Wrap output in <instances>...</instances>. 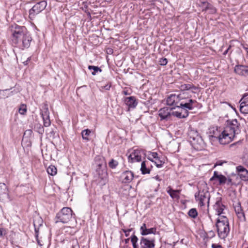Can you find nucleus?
Returning a JSON list of instances; mask_svg holds the SVG:
<instances>
[{
	"mask_svg": "<svg viewBox=\"0 0 248 248\" xmlns=\"http://www.w3.org/2000/svg\"><path fill=\"white\" fill-rule=\"evenodd\" d=\"M19 113L22 115H24L27 111V107L26 105L22 104L18 109Z\"/></svg>",
	"mask_w": 248,
	"mask_h": 248,
	"instance_id": "nucleus-37",
	"label": "nucleus"
},
{
	"mask_svg": "<svg viewBox=\"0 0 248 248\" xmlns=\"http://www.w3.org/2000/svg\"><path fill=\"white\" fill-rule=\"evenodd\" d=\"M210 233H211V234H212V236H214L215 234H214V232H213L211 231L210 232Z\"/></svg>",
	"mask_w": 248,
	"mask_h": 248,
	"instance_id": "nucleus-62",
	"label": "nucleus"
},
{
	"mask_svg": "<svg viewBox=\"0 0 248 248\" xmlns=\"http://www.w3.org/2000/svg\"><path fill=\"white\" fill-rule=\"evenodd\" d=\"M147 228H146V224L145 223L143 224L140 227L141 232H143L146 230Z\"/></svg>",
	"mask_w": 248,
	"mask_h": 248,
	"instance_id": "nucleus-50",
	"label": "nucleus"
},
{
	"mask_svg": "<svg viewBox=\"0 0 248 248\" xmlns=\"http://www.w3.org/2000/svg\"><path fill=\"white\" fill-rule=\"evenodd\" d=\"M125 104L129 108H135L137 106L138 102L134 96L127 97L124 98Z\"/></svg>",
	"mask_w": 248,
	"mask_h": 248,
	"instance_id": "nucleus-21",
	"label": "nucleus"
},
{
	"mask_svg": "<svg viewBox=\"0 0 248 248\" xmlns=\"http://www.w3.org/2000/svg\"><path fill=\"white\" fill-rule=\"evenodd\" d=\"M155 178L158 181H160V179H159V177L158 175H156V176H155Z\"/></svg>",
	"mask_w": 248,
	"mask_h": 248,
	"instance_id": "nucleus-58",
	"label": "nucleus"
},
{
	"mask_svg": "<svg viewBox=\"0 0 248 248\" xmlns=\"http://www.w3.org/2000/svg\"><path fill=\"white\" fill-rule=\"evenodd\" d=\"M234 208L236 214L243 211L240 202H237Z\"/></svg>",
	"mask_w": 248,
	"mask_h": 248,
	"instance_id": "nucleus-38",
	"label": "nucleus"
},
{
	"mask_svg": "<svg viewBox=\"0 0 248 248\" xmlns=\"http://www.w3.org/2000/svg\"><path fill=\"white\" fill-rule=\"evenodd\" d=\"M10 31L13 45L22 49L30 46L32 38L25 26L12 25L10 27Z\"/></svg>",
	"mask_w": 248,
	"mask_h": 248,
	"instance_id": "nucleus-1",
	"label": "nucleus"
},
{
	"mask_svg": "<svg viewBox=\"0 0 248 248\" xmlns=\"http://www.w3.org/2000/svg\"><path fill=\"white\" fill-rule=\"evenodd\" d=\"M243 46V47L247 51V53H248V47H246L244 45H242Z\"/></svg>",
	"mask_w": 248,
	"mask_h": 248,
	"instance_id": "nucleus-57",
	"label": "nucleus"
},
{
	"mask_svg": "<svg viewBox=\"0 0 248 248\" xmlns=\"http://www.w3.org/2000/svg\"><path fill=\"white\" fill-rule=\"evenodd\" d=\"M111 86V85L110 83H109V84H107L104 86H102L101 88L102 89H104L106 90H109L110 89Z\"/></svg>",
	"mask_w": 248,
	"mask_h": 248,
	"instance_id": "nucleus-48",
	"label": "nucleus"
},
{
	"mask_svg": "<svg viewBox=\"0 0 248 248\" xmlns=\"http://www.w3.org/2000/svg\"><path fill=\"white\" fill-rule=\"evenodd\" d=\"M42 224H40L38 226L36 224L35 221H34V226L35 232V237L37 241V243L40 246H42L43 244L41 243V241L38 239V232H39V226H41Z\"/></svg>",
	"mask_w": 248,
	"mask_h": 248,
	"instance_id": "nucleus-29",
	"label": "nucleus"
},
{
	"mask_svg": "<svg viewBox=\"0 0 248 248\" xmlns=\"http://www.w3.org/2000/svg\"><path fill=\"white\" fill-rule=\"evenodd\" d=\"M57 168L53 165H51L47 169V173L52 175L54 176L57 173Z\"/></svg>",
	"mask_w": 248,
	"mask_h": 248,
	"instance_id": "nucleus-31",
	"label": "nucleus"
},
{
	"mask_svg": "<svg viewBox=\"0 0 248 248\" xmlns=\"http://www.w3.org/2000/svg\"><path fill=\"white\" fill-rule=\"evenodd\" d=\"M175 109V108H170L164 107L159 109L158 111V115L161 118V120L169 121L171 120V111Z\"/></svg>",
	"mask_w": 248,
	"mask_h": 248,
	"instance_id": "nucleus-11",
	"label": "nucleus"
},
{
	"mask_svg": "<svg viewBox=\"0 0 248 248\" xmlns=\"http://www.w3.org/2000/svg\"><path fill=\"white\" fill-rule=\"evenodd\" d=\"M195 197L201 206H204L206 202L209 205L210 194L207 190H199L195 194Z\"/></svg>",
	"mask_w": 248,
	"mask_h": 248,
	"instance_id": "nucleus-9",
	"label": "nucleus"
},
{
	"mask_svg": "<svg viewBox=\"0 0 248 248\" xmlns=\"http://www.w3.org/2000/svg\"><path fill=\"white\" fill-rule=\"evenodd\" d=\"M229 49V48H228L226 51H224V52L223 53L224 55H226L228 53Z\"/></svg>",
	"mask_w": 248,
	"mask_h": 248,
	"instance_id": "nucleus-60",
	"label": "nucleus"
},
{
	"mask_svg": "<svg viewBox=\"0 0 248 248\" xmlns=\"http://www.w3.org/2000/svg\"><path fill=\"white\" fill-rule=\"evenodd\" d=\"M106 168V167H99V166H96V172L99 177L102 178L106 174L107 171Z\"/></svg>",
	"mask_w": 248,
	"mask_h": 248,
	"instance_id": "nucleus-26",
	"label": "nucleus"
},
{
	"mask_svg": "<svg viewBox=\"0 0 248 248\" xmlns=\"http://www.w3.org/2000/svg\"><path fill=\"white\" fill-rule=\"evenodd\" d=\"M151 155H152V156L153 157V158L156 159L157 158H158V154L156 152H153V153H151Z\"/></svg>",
	"mask_w": 248,
	"mask_h": 248,
	"instance_id": "nucleus-49",
	"label": "nucleus"
},
{
	"mask_svg": "<svg viewBox=\"0 0 248 248\" xmlns=\"http://www.w3.org/2000/svg\"><path fill=\"white\" fill-rule=\"evenodd\" d=\"M148 159L149 160H150V161H152V162H155V161L153 160V159H152L150 156L148 157Z\"/></svg>",
	"mask_w": 248,
	"mask_h": 248,
	"instance_id": "nucleus-59",
	"label": "nucleus"
},
{
	"mask_svg": "<svg viewBox=\"0 0 248 248\" xmlns=\"http://www.w3.org/2000/svg\"><path fill=\"white\" fill-rule=\"evenodd\" d=\"M4 230L2 228H0V236H2L3 234Z\"/></svg>",
	"mask_w": 248,
	"mask_h": 248,
	"instance_id": "nucleus-56",
	"label": "nucleus"
},
{
	"mask_svg": "<svg viewBox=\"0 0 248 248\" xmlns=\"http://www.w3.org/2000/svg\"><path fill=\"white\" fill-rule=\"evenodd\" d=\"M179 94L176 95L175 94H171L169 96L166 100V103L169 106L175 105V108L178 103Z\"/></svg>",
	"mask_w": 248,
	"mask_h": 248,
	"instance_id": "nucleus-18",
	"label": "nucleus"
},
{
	"mask_svg": "<svg viewBox=\"0 0 248 248\" xmlns=\"http://www.w3.org/2000/svg\"><path fill=\"white\" fill-rule=\"evenodd\" d=\"M159 64L161 65H166L168 62L167 59L166 58H161L160 59Z\"/></svg>",
	"mask_w": 248,
	"mask_h": 248,
	"instance_id": "nucleus-43",
	"label": "nucleus"
},
{
	"mask_svg": "<svg viewBox=\"0 0 248 248\" xmlns=\"http://www.w3.org/2000/svg\"><path fill=\"white\" fill-rule=\"evenodd\" d=\"M47 5V2L45 0L37 2L30 10L29 18L33 20L35 16L43 11Z\"/></svg>",
	"mask_w": 248,
	"mask_h": 248,
	"instance_id": "nucleus-8",
	"label": "nucleus"
},
{
	"mask_svg": "<svg viewBox=\"0 0 248 248\" xmlns=\"http://www.w3.org/2000/svg\"><path fill=\"white\" fill-rule=\"evenodd\" d=\"M41 114L42 118H46L49 116V112L48 110L47 105L46 104H45L43 107Z\"/></svg>",
	"mask_w": 248,
	"mask_h": 248,
	"instance_id": "nucleus-28",
	"label": "nucleus"
},
{
	"mask_svg": "<svg viewBox=\"0 0 248 248\" xmlns=\"http://www.w3.org/2000/svg\"><path fill=\"white\" fill-rule=\"evenodd\" d=\"M156 232V228H151L150 229H147L143 232H141V234L142 235H146L147 234L153 233L155 234Z\"/></svg>",
	"mask_w": 248,
	"mask_h": 248,
	"instance_id": "nucleus-32",
	"label": "nucleus"
},
{
	"mask_svg": "<svg viewBox=\"0 0 248 248\" xmlns=\"http://www.w3.org/2000/svg\"><path fill=\"white\" fill-rule=\"evenodd\" d=\"M44 122V125L45 127H48L50 125L51 122L49 118V116L46 118H42Z\"/></svg>",
	"mask_w": 248,
	"mask_h": 248,
	"instance_id": "nucleus-39",
	"label": "nucleus"
},
{
	"mask_svg": "<svg viewBox=\"0 0 248 248\" xmlns=\"http://www.w3.org/2000/svg\"><path fill=\"white\" fill-rule=\"evenodd\" d=\"M30 60H31V58H30V57H29V58H28V59H27L26 61H25V62H23V63H24L25 65H27V64H28V62H29V61H30Z\"/></svg>",
	"mask_w": 248,
	"mask_h": 248,
	"instance_id": "nucleus-55",
	"label": "nucleus"
},
{
	"mask_svg": "<svg viewBox=\"0 0 248 248\" xmlns=\"http://www.w3.org/2000/svg\"><path fill=\"white\" fill-rule=\"evenodd\" d=\"M238 175L241 180L243 181L248 180V170L242 166H238L236 167Z\"/></svg>",
	"mask_w": 248,
	"mask_h": 248,
	"instance_id": "nucleus-17",
	"label": "nucleus"
},
{
	"mask_svg": "<svg viewBox=\"0 0 248 248\" xmlns=\"http://www.w3.org/2000/svg\"><path fill=\"white\" fill-rule=\"evenodd\" d=\"M122 182L123 183H129L133 179L134 174L129 170H126L121 174Z\"/></svg>",
	"mask_w": 248,
	"mask_h": 248,
	"instance_id": "nucleus-16",
	"label": "nucleus"
},
{
	"mask_svg": "<svg viewBox=\"0 0 248 248\" xmlns=\"http://www.w3.org/2000/svg\"><path fill=\"white\" fill-rule=\"evenodd\" d=\"M238 218L239 219L240 221H244L246 220V217L245 216V214L244 211L239 213L236 214Z\"/></svg>",
	"mask_w": 248,
	"mask_h": 248,
	"instance_id": "nucleus-41",
	"label": "nucleus"
},
{
	"mask_svg": "<svg viewBox=\"0 0 248 248\" xmlns=\"http://www.w3.org/2000/svg\"><path fill=\"white\" fill-rule=\"evenodd\" d=\"M132 229H129L128 230L122 229L123 232H124L126 237H127L129 234V232L132 231Z\"/></svg>",
	"mask_w": 248,
	"mask_h": 248,
	"instance_id": "nucleus-47",
	"label": "nucleus"
},
{
	"mask_svg": "<svg viewBox=\"0 0 248 248\" xmlns=\"http://www.w3.org/2000/svg\"><path fill=\"white\" fill-rule=\"evenodd\" d=\"M155 164L157 168H161L162 167L163 164L164 163V162L161 160L160 159L159 157H158V158L155 159Z\"/></svg>",
	"mask_w": 248,
	"mask_h": 248,
	"instance_id": "nucleus-40",
	"label": "nucleus"
},
{
	"mask_svg": "<svg viewBox=\"0 0 248 248\" xmlns=\"http://www.w3.org/2000/svg\"><path fill=\"white\" fill-rule=\"evenodd\" d=\"M9 199V191L7 186L4 183H0V201L6 202Z\"/></svg>",
	"mask_w": 248,
	"mask_h": 248,
	"instance_id": "nucleus-14",
	"label": "nucleus"
},
{
	"mask_svg": "<svg viewBox=\"0 0 248 248\" xmlns=\"http://www.w3.org/2000/svg\"><path fill=\"white\" fill-rule=\"evenodd\" d=\"M138 237L133 235L131 238V241L132 243L133 248H155V240L154 239L149 240L147 238L141 237L140 241V246L137 244Z\"/></svg>",
	"mask_w": 248,
	"mask_h": 248,
	"instance_id": "nucleus-5",
	"label": "nucleus"
},
{
	"mask_svg": "<svg viewBox=\"0 0 248 248\" xmlns=\"http://www.w3.org/2000/svg\"><path fill=\"white\" fill-rule=\"evenodd\" d=\"M188 216L193 218H195L198 216V212L195 208H192L188 212Z\"/></svg>",
	"mask_w": 248,
	"mask_h": 248,
	"instance_id": "nucleus-33",
	"label": "nucleus"
},
{
	"mask_svg": "<svg viewBox=\"0 0 248 248\" xmlns=\"http://www.w3.org/2000/svg\"><path fill=\"white\" fill-rule=\"evenodd\" d=\"M140 170L142 174H149L150 172V170L147 167V164L146 161H143L141 163Z\"/></svg>",
	"mask_w": 248,
	"mask_h": 248,
	"instance_id": "nucleus-27",
	"label": "nucleus"
},
{
	"mask_svg": "<svg viewBox=\"0 0 248 248\" xmlns=\"http://www.w3.org/2000/svg\"><path fill=\"white\" fill-rule=\"evenodd\" d=\"M73 218V211L70 208L64 207L56 217L55 222H62L67 223Z\"/></svg>",
	"mask_w": 248,
	"mask_h": 248,
	"instance_id": "nucleus-6",
	"label": "nucleus"
},
{
	"mask_svg": "<svg viewBox=\"0 0 248 248\" xmlns=\"http://www.w3.org/2000/svg\"><path fill=\"white\" fill-rule=\"evenodd\" d=\"M181 190V189L174 190L169 186L167 187V192L172 199L179 200L180 199L179 194Z\"/></svg>",
	"mask_w": 248,
	"mask_h": 248,
	"instance_id": "nucleus-19",
	"label": "nucleus"
},
{
	"mask_svg": "<svg viewBox=\"0 0 248 248\" xmlns=\"http://www.w3.org/2000/svg\"><path fill=\"white\" fill-rule=\"evenodd\" d=\"M212 248H222L221 246H220V245H217L214 244H212Z\"/></svg>",
	"mask_w": 248,
	"mask_h": 248,
	"instance_id": "nucleus-52",
	"label": "nucleus"
},
{
	"mask_svg": "<svg viewBox=\"0 0 248 248\" xmlns=\"http://www.w3.org/2000/svg\"><path fill=\"white\" fill-rule=\"evenodd\" d=\"M220 174L217 171H214L213 176L210 179L211 181L217 180V179L219 176Z\"/></svg>",
	"mask_w": 248,
	"mask_h": 248,
	"instance_id": "nucleus-44",
	"label": "nucleus"
},
{
	"mask_svg": "<svg viewBox=\"0 0 248 248\" xmlns=\"http://www.w3.org/2000/svg\"><path fill=\"white\" fill-rule=\"evenodd\" d=\"M246 101H248V93H245L242 98L240 100V102H245Z\"/></svg>",
	"mask_w": 248,
	"mask_h": 248,
	"instance_id": "nucleus-46",
	"label": "nucleus"
},
{
	"mask_svg": "<svg viewBox=\"0 0 248 248\" xmlns=\"http://www.w3.org/2000/svg\"><path fill=\"white\" fill-rule=\"evenodd\" d=\"M144 154V151L139 150H134L128 156L129 162H140L141 161V155Z\"/></svg>",
	"mask_w": 248,
	"mask_h": 248,
	"instance_id": "nucleus-15",
	"label": "nucleus"
},
{
	"mask_svg": "<svg viewBox=\"0 0 248 248\" xmlns=\"http://www.w3.org/2000/svg\"><path fill=\"white\" fill-rule=\"evenodd\" d=\"M129 240V238H127L126 239H125V242L126 243H127L128 242V241Z\"/></svg>",
	"mask_w": 248,
	"mask_h": 248,
	"instance_id": "nucleus-64",
	"label": "nucleus"
},
{
	"mask_svg": "<svg viewBox=\"0 0 248 248\" xmlns=\"http://www.w3.org/2000/svg\"><path fill=\"white\" fill-rule=\"evenodd\" d=\"M216 227L218 235L221 239H225L230 232L229 223L226 216L222 215L217 219Z\"/></svg>",
	"mask_w": 248,
	"mask_h": 248,
	"instance_id": "nucleus-4",
	"label": "nucleus"
},
{
	"mask_svg": "<svg viewBox=\"0 0 248 248\" xmlns=\"http://www.w3.org/2000/svg\"><path fill=\"white\" fill-rule=\"evenodd\" d=\"M198 5L202 9L203 11H207L211 14L216 13V8L206 0H199Z\"/></svg>",
	"mask_w": 248,
	"mask_h": 248,
	"instance_id": "nucleus-10",
	"label": "nucleus"
},
{
	"mask_svg": "<svg viewBox=\"0 0 248 248\" xmlns=\"http://www.w3.org/2000/svg\"><path fill=\"white\" fill-rule=\"evenodd\" d=\"M179 88L182 91L189 90L190 89L196 90L198 89L197 87L192 84H182L180 86Z\"/></svg>",
	"mask_w": 248,
	"mask_h": 248,
	"instance_id": "nucleus-25",
	"label": "nucleus"
},
{
	"mask_svg": "<svg viewBox=\"0 0 248 248\" xmlns=\"http://www.w3.org/2000/svg\"><path fill=\"white\" fill-rule=\"evenodd\" d=\"M72 248H80L77 239L73 240L72 241Z\"/></svg>",
	"mask_w": 248,
	"mask_h": 248,
	"instance_id": "nucleus-42",
	"label": "nucleus"
},
{
	"mask_svg": "<svg viewBox=\"0 0 248 248\" xmlns=\"http://www.w3.org/2000/svg\"><path fill=\"white\" fill-rule=\"evenodd\" d=\"M91 133V130L88 129L83 130L81 132V135L83 139L86 141H89V139L88 137L90 135Z\"/></svg>",
	"mask_w": 248,
	"mask_h": 248,
	"instance_id": "nucleus-30",
	"label": "nucleus"
},
{
	"mask_svg": "<svg viewBox=\"0 0 248 248\" xmlns=\"http://www.w3.org/2000/svg\"><path fill=\"white\" fill-rule=\"evenodd\" d=\"M227 163L226 161H222V160H217L215 165V166H222L224 163Z\"/></svg>",
	"mask_w": 248,
	"mask_h": 248,
	"instance_id": "nucleus-45",
	"label": "nucleus"
},
{
	"mask_svg": "<svg viewBox=\"0 0 248 248\" xmlns=\"http://www.w3.org/2000/svg\"><path fill=\"white\" fill-rule=\"evenodd\" d=\"M227 183L228 185H232V179L229 178L228 179H227Z\"/></svg>",
	"mask_w": 248,
	"mask_h": 248,
	"instance_id": "nucleus-51",
	"label": "nucleus"
},
{
	"mask_svg": "<svg viewBox=\"0 0 248 248\" xmlns=\"http://www.w3.org/2000/svg\"><path fill=\"white\" fill-rule=\"evenodd\" d=\"M118 165V162L114 159H111L108 162V166L112 169H115Z\"/></svg>",
	"mask_w": 248,
	"mask_h": 248,
	"instance_id": "nucleus-35",
	"label": "nucleus"
},
{
	"mask_svg": "<svg viewBox=\"0 0 248 248\" xmlns=\"http://www.w3.org/2000/svg\"><path fill=\"white\" fill-rule=\"evenodd\" d=\"M171 116L172 115L175 116L179 118H184L188 116L189 112L188 111L182 110L179 111H174L173 109L171 111Z\"/></svg>",
	"mask_w": 248,
	"mask_h": 248,
	"instance_id": "nucleus-22",
	"label": "nucleus"
},
{
	"mask_svg": "<svg viewBox=\"0 0 248 248\" xmlns=\"http://www.w3.org/2000/svg\"><path fill=\"white\" fill-rule=\"evenodd\" d=\"M240 111L242 113H248V101L241 102L240 105Z\"/></svg>",
	"mask_w": 248,
	"mask_h": 248,
	"instance_id": "nucleus-24",
	"label": "nucleus"
},
{
	"mask_svg": "<svg viewBox=\"0 0 248 248\" xmlns=\"http://www.w3.org/2000/svg\"><path fill=\"white\" fill-rule=\"evenodd\" d=\"M123 93L125 95H129L130 93L128 92L127 90H124L123 91Z\"/></svg>",
	"mask_w": 248,
	"mask_h": 248,
	"instance_id": "nucleus-54",
	"label": "nucleus"
},
{
	"mask_svg": "<svg viewBox=\"0 0 248 248\" xmlns=\"http://www.w3.org/2000/svg\"><path fill=\"white\" fill-rule=\"evenodd\" d=\"M196 103H197L196 100L189 98L186 93L182 92L179 94L177 108L185 111L192 110L194 108V104Z\"/></svg>",
	"mask_w": 248,
	"mask_h": 248,
	"instance_id": "nucleus-3",
	"label": "nucleus"
},
{
	"mask_svg": "<svg viewBox=\"0 0 248 248\" xmlns=\"http://www.w3.org/2000/svg\"><path fill=\"white\" fill-rule=\"evenodd\" d=\"M234 71L239 75L247 76L248 75V67L242 65H236Z\"/></svg>",
	"mask_w": 248,
	"mask_h": 248,
	"instance_id": "nucleus-20",
	"label": "nucleus"
},
{
	"mask_svg": "<svg viewBox=\"0 0 248 248\" xmlns=\"http://www.w3.org/2000/svg\"><path fill=\"white\" fill-rule=\"evenodd\" d=\"M38 132L40 133H41L42 134L43 133H44V128L43 127H39V131Z\"/></svg>",
	"mask_w": 248,
	"mask_h": 248,
	"instance_id": "nucleus-53",
	"label": "nucleus"
},
{
	"mask_svg": "<svg viewBox=\"0 0 248 248\" xmlns=\"http://www.w3.org/2000/svg\"><path fill=\"white\" fill-rule=\"evenodd\" d=\"M188 135L189 138L192 139L194 142L196 141L197 144L201 145L203 143V140L202 137L199 134L197 130L191 128L188 131Z\"/></svg>",
	"mask_w": 248,
	"mask_h": 248,
	"instance_id": "nucleus-13",
	"label": "nucleus"
},
{
	"mask_svg": "<svg viewBox=\"0 0 248 248\" xmlns=\"http://www.w3.org/2000/svg\"><path fill=\"white\" fill-rule=\"evenodd\" d=\"M88 69L91 70H93V71L92 72V74L93 75H95L96 73L98 71H99V72L102 71V70L99 67H98V66H93V65H89L88 66Z\"/></svg>",
	"mask_w": 248,
	"mask_h": 248,
	"instance_id": "nucleus-34",
	"label": "nucleus"
},
{
	"mask_svg": "<svg viewBox=\"0 0 248 248\" xmlns=\"http://www.w3.org/2000/svg\"><path fill=\"white\" fill-rule=\"evenodd\" d=\"M209 138L210 140H218L219 143L221 144H226L228 143H224L223 142L226 141L225 138V135H224V131H223L220 133V131L218 130L217 127H213L209 129Z\"/></svg>",
	"mask_w": 248,
	"mask_h": 248,
	"instance_id": "nucleus-7",
	"label": "nucleus"
},
{
	"mask_svg": "<svg viewBox=\"0 0 248 248\" xmlns=\"http://www.w3.org/2000/svg\"><path fill=\"white\" fill-rule=\"evenodd\" d=\"M214 209L217 212V215L220 216V217L222 216V214H225L224 211L227 210V208L223 204L221 197L217 198L216 203L214 205Z\"/></svg>",
	"mask_w": 248,
	"mask_h": 248,
	"instance_id": "nucleus-12",
	"label": "nucleus"
},
{
	"mask_svg": "<svg viewBox=\"0 0 248 248\" xmlns=\"http://www.w3.org/2000/svg\"><path fill=\"white\" fill-rule=\"evenodd\" d=\"M88 246H84L82 247V248H88Z\"/></svg>",
	"mask_w": 248,
	"mask_h": 248,
	"instance_id": "nucleus-63",
	"label": "nucleus"
},
{
	"mask_svg": "<svg viewBox=\"0 0 248 248\" xmlns=\"http://www.w3.org/2000/svg\"><path fill=\"white\" fill-rule=\"evenodd\" d=\"M95 162L96 166H99V167H106L107 164L104 157L97 156L95 158Z\"/></svg>",
	"mask_w": 248,
	"mask_h": 248,
	"instance_id": "nucleus-23",
	"label": "nucleus"
},
{
	"mask_svg": "<svg viewBox=\"0 0 248 248\" xmlns=\"http://www.w3.org/2000/svg\"><path fill=\"white\" fill-rule=\"evenodd\" d=\"M225 124L226 126L223 131L224 135H225L224 139L226 140V141L223 142L229 143L234 138L235 135L240 133V124L237 119H234L232 120H227Z\"/></svg>",
	"mask_w": 248,
	"mask_h": 248,
	"instance_id": "nucleus-2",
	"label": "nucleus"
},
{
	"mask_svg": "<svg viewBox=\"0 0 248 248\" xmlns=\"http://www.w3.org/2000/svg\"><path fill=\"white\" fill-rule=\"evenodd\" d=\"M210 233H211V234H212V236H214L215 234H214V232H213L211 231L210 232Z\"/></svg>",
	"mask_w": 248,
	"mask_h": 248,
	"instance_id": "nucleus-61",
	"label": "nucleus"
},
{
	"mask_svg": "<svg viewBox=\"0 0 248 248\" xmlns=\"http://www.w3.org/2000/svg\"><path fill=\"white\" fill-rule=\"evenodd\" d=\"M217 180L219 181L220 185L224 184L227 182V178L222 174H220L219 176L217 179Z\"/></svg>",
	"mask_w": 248,
	"mask_h": 248,
	"instance_id": "nucleus-36",
	"label": "nucleus"
}]
</instances>
